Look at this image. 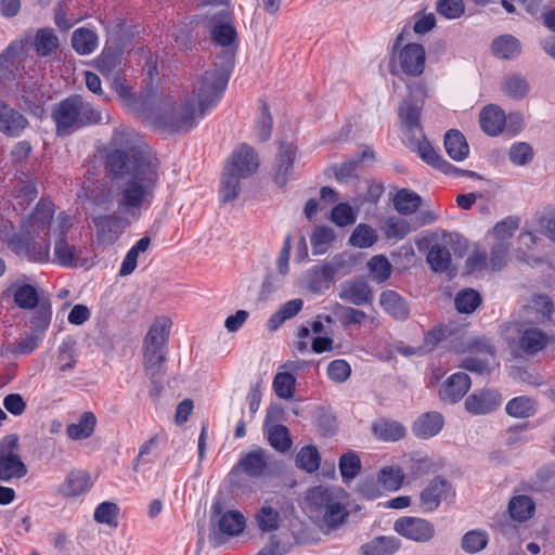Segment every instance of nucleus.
<instances>
[{"mask_svg": "<svg viewBox=\"0 0 555 555\" xmlns=\"http://www.w3.org/2000/svg\"><path fill=\"white\" fill-rule=\"evenodd\" d=\"M91 485L89 473L85 470H73L60 486V493L64 496H77L88 491Z\"/></svg>", "mask_w": 555, "mask_h": 555, "instance_id": "obj_30", "label": "nucleus"}, {"mask_svg": "<svg viewBox=\"0 0 555 555\" xmlns=\"http://www.w3.org/2000/svg\"><path fill=\"white\" fill-rule=\"evenodd\" d=\"M257 527L262 532H272L279 529L281 516L278 509L263 505L255 515Z\"/></svg>", "mask_w": 555, "mask_h": 555, "instance_id": "obj_46", "label": "nucleus"}, {"mask_svg": "<svg viewBox=\"0 0 555 555\" xmlns=\"http://www.w3.org/2000/svg\"><path fill=\"white\" fill-rule=\"evenodd\" d=\"M343 490L322 486L310 489L306 501L311 517L322 519L331 528L345 522L348 512L343 503Z\"/></svg>", "mask_w": 555, "mask_h": 555, "instance_id": "obj_5", "label": "nucleus"}, {"mask_svg": "<svg viewBox=\"0 0 555 555\" xmlns=\"http://www.w3.org/2000/svg\"><path fill=\"white\" fill-rule=\"evenodd\" d=\"M470 384V378L466 373H454L439 389V397L442 401L455 403L467 393Z\"/></svg>", "mask_w": 555, "mask_h": 555, "instance_id": "obj_22", "label": "nucleus"}, {"mask_svg": "<svg viewBox=\"0 0 555 555\" xmlns=\"http://www.w3.org/2000/svg\"><path fill=\"white\" fill-rule=\"evenodd\" d=\"M377 480L384 489L396 491L401 487L404 474L399 466H386L379 470Z\"/></svg>", "mask_w": 555, "mask_h": 555, "instance_id": "obj_52", "label": "nucleus"}, {"mask_svg": "<svg viewBox=\"0 0 555 555\" xmlns=\"http://www.w3.org/2000/svg\"><path fill=\"white\" fill-rule=\"evenodd\" d=\"M34 313L30 320L31 332L43 335L49 327L51 321V305L50 301L42 300L37 307H34Z\"/></svg>", "mask_w": 555, "mask_h": 555, "instance_id": "obj_50", "label": "nucleus"}, {"mask_svg": "<svg viewBox=\"0 0 555 555\" xmlns=\"http://www.w3.org/2000/svg\"><path fill=\"white\" fill-rule=\"evenodd\" d=\"M170 327V319L156 318L143 339V350L166 351Z\"/></svg>", "mask_w": 555, "mask_h": 555, "instance_id": "obj_18", "label": "nucleus"}, {"mask_svg": "<svg viewBox=\"0 0 555 555\" xmlns=\"http://www.w3.org/2000/svg\"><path fill=\"white\" fill-rule=\"evenodd\" d=\"M269 442L278 451L285 452L292 446L288 429L283 425H275L269 430Z\"/></svg>", "mask_w": 555, "mask_h": 555, "instance_id": "obj_63", "label": "nucleus"}, {"mask_svg": "<svg viewBox=\"0 0 555 555\" xmlns=\"http://www.w3.org/2000/svg\"><path fill=\"white\" fill-rule=\"evenodd\" d=\"M107 166L121 176L116 196L119 212L138 220L154 201L160 178L159 159L137 149L115 150L107 156Z\"/></svg>", "mask_w": 555, "mask_h": 555, "instance_id": "obj_1", "label": "nucleus"}, {"mask_svg": "<svg viewBox=\"0 0 555 555\" xmlns=\"http://www.w3.org/2000/svg\"><path fill=\"white\" fill-rule=\"evenodd\" d=\"M233 67V53L225 51L221 62H216L211 69L203 73L193 83V94L197 102L199 116L215 106L227 88L230 72Z\"/></svg>", "mask_w": 555, "mask_h": 555, "instance_id": "obj_2", "label": "nucleus"}, {"mask_svg": "<svg viewBox=\"0 0 555 555\" xmlns=\"http://www.w3.org/2000/svg\"><path fill=\"white\" fill-rule=\"evenodd\" d=\"M519 228V218L509 216L498 222L488 237L492 238L494 243L509 244V240Z\"/></svg>", "mask_w": 555, "mask_h": 555, "instance_id": "obj_42", "label": "nucleus"}, {"mask_svg": "<svg viewBox=\"0 0 555 555\" xmlns=\"http://www.w3.org/2000/svg\"><path fill=\"white\" fill-rule=\"evenodd\" d=\"M415 139L418 140V154L427 164L430 166L438 168L442 172L447 175L451 173H467L473 176L474 172L469 171H462L455 168L453 165L449 164L447 160H444L440 155L437 154V152L434 150V147L427 142L424 137L418 138L415 137Z\"/></svg>", "mask_w": 555, "mask_h": 555, "instance_id": "obj_29", "label": "nucleus"}, {"mask_svg": "<svg viewBox=\"0 0 555 555\" xmlns=\"http://www.w3.org/2000/svg\"><path fill=\"white\" fill-rule=\"evenodd\" d=\"M9 245L14 251L26 255L33 261L46 262L50 259V236L38 238L37 235L20 234L13 236Z\"/></svg>", "mask_w": 555, "mask_h": 555, "instance_id": "obj_10", "label": "nucleus"}, {"mask_svg": "<svg viewBox=\"0 0 555 555\" xmlns=\"http://www.w3.org/2000/svg\"><path fill=\"white\" fill-rule=\"evenodd\" d=\"M423 105L403 101L399 108V117L404 127L414 135L423 138V132L420 125V116Z\"/></svg>", "mask_w": 555, "mask_h": 555, "instance_id": "obj_32", "label": "nucleus"}, {"mask_svg": "<svg viewBox=\"0 0 555 555\" xmlns=\"http://www.w3.org/2000/svg\"><path fill=\"white\" fill-rule=\"evenodd\" d=\"M246 525L245 517L237 511H228L218 519V528L228 535H237Z\"/></svg>", "mask_w": 555, "mask_h": 555, "instance_id": "obj_44", "label": "nucleus"}, {"mask_svg": "<svg viewBox=\"0 0 555 555\" xmlns=\"http://www.w3.org/2000/svg\"><path fill=\"white\" fill-rule=\"evenodd\" d=\"M335 234L331 228L327 227H318L314 229L310 241L314 255L324 254L331 243L334 241Z\"/></svg>", "mask_w": 555, "mask_h": 555, "instance_id": "obj_56", "label": "nucleus"}, {"mask_svg": "<svg viewBox=\"0 0 555 555\" xmlns=\"http://www.w3.org/2000/svg\"><path fill=\"white\" fill-rule=\"evenodd\" d=\"M488 544V534L481 530H472L464 534L462 547L467 553H477Z\"/></svg>", "mask_w": 555, "mask_h": 555, "instance_id": "obj_61", "label": "nucleus"}, {"mask_svg": "<svg viewBox=\"0 0 555 555\" xmlns=\"http://www.w3.org/2000/svg\"><path fill=\"white\" fill-rule=\"evenodd\" d=\"M454 304L459 312L472 313L480 306L481 297L477 291L466 288L456 294Z\"/></svg>", "mask_w": 555, "mask_h": 555, "instance_id": "obj_51", "label": "nucleus"}, {"mask_svg": "<svg viewBox=\"0 0 555 555\" xmlns=\"http://www.w3.org/2000/svg\"><path fill=\"white\" fill-rule=\"evenodd\" d=\"M453 238L449 233L434 234L426 260L434 272L443 273L452 270V258L449 246Z\"/></svg>", "mask_w": 555, "mask_h": 555, "instance_id": "obj_11", "label": "nucleus"}, {"mask_svg": "<svg viewBox=\"0 0 555 555\" xmlns=\"http://www.w3.org/2000/svg\"><path fill=\"white\" fill-rule=\"evenodd\" d=\"M502 404V396L495 389H481L469 395L465 400V409L473 415L492 413Z\"/></svg>", "mask_w": 555, "mask_h": 555, "instance_id": "obj_15", "label": "nucleus"}, {"mask_svg": "<svg viewBox=\"0 0 555 555\" xmlns=\"http://www.w3.org/2000/svg\"><path fill=\"white\" fill-rule=\"evenodd\" d=\"M501 88L506 96L514 100L525 99L530 91V85L526 77L517 73L506 75L503 78Z\"/></svg>", "mask_w": 555, "mask_h": 555, "instance_id": "obj_37", "label": "nucleus"}, {"mask_svg": "<svg viewBox=\"0 0 555 555\" xmlns=\"http://www.w3.org/2000/svg\"><path fill=\"white\" fill-rule=\"evenodd\" d=\"M396 210L401 215H412L422 205V198L415 192L401 189L393 197Z\"/></svg>", "mask_w": 555, "mask_h": 555, "instance_id": "obj_43", "label": "nucleus"}, {"mask_svg": "<svg viewBox=\"0 0 555 555\" xmlns=\"http://www.w3.org/2000/svg\"><path fill=\"white\" fill-rule=\"evenodd\" d=\"M524 312L529 322L544 323L551 320L554 313V304L547 295L535 294L525 305Z\"/></svg>", "mask_w": 555, "mask_h": 555, "instance_id": "obj_24", "label": "nucleus"}, {"mask_svg": "<svg viewBox=\"0 0 555 555\" xmlns=\"http://www.w3.org/2000/svg\"><path fill=\"white\" fill-rule=\"evenodd\" d=\"M36 52L40 56H48L59 47V38L52 29H39L34 39Z\"/></svg>", "mask_w": 555, "mask_h": 555, "instance_id": "obj_47", "label": "nucleus"}, {"mask_svg": "<svg viewBox=\"0 0 555 555\" xmlns=\"http://www.w3.org/2000/svg\"><path fill=\"white\" fill-rule=\"evenodd\" d=\"M296 378L288 372H279L273 379V388L281 399H291L294 395Z\"/></svg>", "mask_w": 555, "mask_h": 555, "instance_id": "obj_59", "label": "nucleus"}, {"mask_svg": "<svg viewBox=\"0 0 555 555\" xmlns=\"http://www.w3.org/2000/svg\"><path fill=\"white\" fill-rule=\"evenodd\" d=\"M320 454L312 446L301 448L296 456V465L308 473L315 472L320 466Z\"/></svg>", "mask_w": 555, "mask_h": 555, "instance_id": "obj_55", "label": "nucleus"}, {"mask_svg": "<svg viewBox=\"0 0 555 555\" xmlns=\"http://www.w3.org/2000/svg\"><path fill=\"white\" fill-rule=\"evenodd\" d=\"M372 430L377 438L385 441H398L405 436V428L399 422L386 418L376 421Z\"/></svg>", "mask_w": 555, "mask_h": 555, "instance_id": "obj_39", "label": "nucleus"}, {"mask_svg": "<svg viewBox=\"0 0 555 555\" xmlns=\"http://www.w3.org/2000/svg\"><path fill=\"white\" fill-rule=\"evenodd\" d=\"M18 436L10 434L0 440V481L9 482L27 475V467L20 455Z\"/></svg>", "mask_w": 555, "mask_h": 555, "instance_id": "obj_7", "label": "nucleus"}, {"mask_svg": "<svg viewBox=\"0 0 555 555\" xmlns=\"http://www.w3.org/2000/svg\"><path fill=\"white\" fill-rule=\"evenodd\" d=\"M73 227V220L66 212H60L55 219V233L59 237L54 244L55 260L64 267H77L81 262V248L69 244L65 235Z\"/></svg>", "mask_w": 555, "mask_h": 555, "instance_id": "obj_8", "label": "nucleus"}, {"mask_svg": "<svg viewBox=\"0 0 555 555\" xmlns=\"http://www.w3.org/2000/svg\"><path fill=\"white\" fill-rule=\"evenodd\" d=\"M443 423V416L440 413L427 412L414 422L412 430L416 437L428 439L440 433Z\"/></svg>", "mask_w": 555, "mask_h": 555, "instance_id": "obj_28", "label": "nucleus"}, {"mask_svg": "<svg viewBox=\"0 0 555 555\" xmlns=\"http://www.w3.org/2000/svg\"><path fill=\"white\" fill-rule=\"evenodd\" d=\"M297 149L292 143H281L273 169L274 182L283 188L293 171Z\"/></svg>", "mask_w": 555, "mask_h": 555, "instance_id": "obj_19", "label": "nucleus"}, {"mask_svg": "<svg viewBox=\"0 0 555 555\" xmlns=\"http://www.w3.org/2000/svg\"><path fill=\"white\" fill-rule=\"evenodd\" d=\"M508 511L512 518L518 521H525L532 516L534 504L529 496L519 495L509 502Z\"/></svg>", "mask_w": 555, "mask_h": 555, "instance_id": "obj_53", "label": "nucleus"}, {"mask_svg": "<svg viewBox=\"0 0 555 555\" xmlns=\"http://www.w3.org/2000/svg\"><path fill=\"white\" fill-rule=\"evenodd\" d=\"M98 238L105 244H113L122 233V220L116 215H92Z\"/></svg>", "mask_w": 555, "mask_h": 555, "instance_id": "obj_20", "label": "nucleus"}, {"mask_svg": "<svg viewBox=\"0 0 555 555\" xmlns=\"http://www.w3.org/2000/svg\"><path fill=\"white\" fill-rule=\"evenodd\" d=\"M333 313L339 320V322L347 325H360L367 318L366 313L362 310L335 304L333 307Z\"/></svg>", "mask_w": 555, "mask_h": 555, "instance_id": "obj_54", "label": "nucleus"}, {"mask_svg": "<svg viewBox=\"0 0 555 555\" xmlns=\"http://www.w3.org/2000/svg\"><path fill=\"white\" fill-rule=\"evenodd\" d=\"M339 469L344 479H353L361 469V461L353 452L344 454L339 460Z\"/></svg>", "mask_w": 555, "mask_h": 555, "instance_id": "obj_64", "label": "nucleus"}, {"mask_svg": "<svg viewBox=\"0 0 555 555\" xmlns=\"http://www.w3.org/2000/svg\"><path fill=\"white\" fill-rule=\"evenodd\" d=\"M144 370L146 375L153 383H156L157 377L163 373V366L166 361V351L143 350Z\"/></svg>", "mask_w": 555, "mask_h": 555, "instance_id": "obj_48", "label": "nucleus"}, {"mask_svg": "<svg viewBox=\"0 0 555 555\" xmlns=\"http://www.w3.org/2000/svg\"><path fill=\"white\" fill-rule=\"evenodd\" d=\"M395 530L417 542H426L435 534V527L430 521L415 517H402L396 520Z\"/></svg>", "mask_w": 555, "mask_h": 555, "instance_id": "obj_16", "label": "nucleus"}, {"mask_svg": "<svg viewBox=\"0 0 555 555\" xmlns=\"http://www.w3.org/2000/svg\"><path fill=\"white\" fill-rule=\"evenodd\" d=\"M243 472L253 478L264 476L269 470V459L267 453L259 449L243 456L237 465Z\"/></svg>", "mask_w": 555, "mask_h": 555, "instance_id": "obj_27", "label": "nucleus"}, {"mask_svg": "<svg viewBox=\"0 0 555 555\" xmlns=\"http://www.w3.org/2000/svg\"><path fill=\"white\" fill-rule=\"evenodd\" d=\"M160 111L155 116L154 122L170 133L186 132L196 124V115L191 102L176 108L170 100H164Z\"/></svg>", "mask_w": 555, "mask_h": 555, "instance_id": "obj_6", "label": "nucleus"}, {"mask_svg": "<svg viewBox=\"0 0 555 555\" xmlns=\"http://www.w3.org/2000/svg\"><path fill=\"white\" fill-rule=\"evenodd\" d=\"M347 268V261L344 255H336L332 259L322 262L321 264L314 266L310 273L313 279L310 285L313 289H319L320 282H332L335 276L341 273Z\"/></svg>", "mask_w": 555, "mask_h": 555, "instance_id": "obj_23", "label": "nucleus"}, {"mask_svg": "<svg viewBox=\"0 0 555 555\" xmlns=\"http://www.w3.org/2000/svg\"><path fill=\"white\" fill-rule=\"evenodd\" d=\"M399 548V541L391 537H378L361 546L362 555H392Z\"/></svg>", "mask_w": 555, "mask_h": 555, "instance_id": "obj_41", "label": "nucleus"}, {"mask_svg": "<svg viewBox=\"0 0 555 555\" xmlns=\"http://www.w3.org/2000/svg\"><path fill=\"white\" fill-rule=\"evenodd\" d=\"M229 13L227 10H220L212 14L209 21L211 25V36L215 42L223 47L222 54L218 56L219 62L224 55L225 51H232L233 55L236 50V31L234 27L228 22Z\"/></svg>", "mask_w": 555, "mask_h": 555, "instance_id": "obj_13", "label": "nucleus"}, {"mask_svg": "<svg viewBox=\"0 0 555 555\" xmlns=\"http://www.w3.org/2000/svg\"><path fill=\"white\" fill-rule=\"evenodd\" d=\"M379 304L383 309L395 319L404 320L409 315V309L405 301L393 291H384L380 294Z\"/></svg>", "mask_w": 555, "mask_h": 555, "instance_id": "obj_36", "label": "nucleus"}, {"mask_svg": "<svg viewBox=\"0 0 555 555\" xmlns=\"http://www.w3.org/2000/svg\"><path fill=\"white\" fill-rule=\"evenodd\" d=\"M369 271L372 275V279L377 283L385 282L391 273V264L385 256L378 255L374 256L367 262Z\"/></svg>", "mask_w": 555, "mask_h": 555, "instance_id": "obj_60", "label": "nucleus"}, {"mask_svg": "<svg viewBox=\"0 0 555 555\" xmlns=\"http://www.w3.org/2000/svg\"><path fill=\"white\" fill-rule=\"evenodd\" d=\"M96 425L95 415L90 412H83L77 423L67 425L66 434L73 440H82L92 436Z\"/></svg>", "mask_w": 555, "mask_h": 555, "instance_id": "obj_35", "label": "nucleus"}, {"mask_svg": "<svg viewBox=\"0 0 555 555\" xmlns=\"http://www.w3.org/2000/svg\"><path fill=\"white\" fill-rule=\"evenodd\" d=\"M292 543L287 534H272L266 544L256 555H284L289 552Z\"/></svg>", "mask_w": 555, "mask_h": 555, "instance_id": "obj_58", "label": "nucleus"}, {"mask_svg": "<svg viewBox=\"0 0 555 555\" xmlns=\"http://www.w3.org/2000/svg\"><path fill=\"white\" fill-rule=\"evenodd\" d=\"M492 53L502 60L517 57L521 52V44L517 38L512 35H502L496 37L491 43Z\"/></svg>", "mask_w": 555, "mask_h": 555, "instance_id": "obj_34", "label": "nucleus"}, {"mask_svg": "<svg viewBox=\"0 0 555 555\" xmlns=\"http://www.w3.org/2000/svg\"><path fill=\"white\" fill-rule=\"evenodd\" d=\"M8 292H13L14 302L21 309H33L37 307L40 301L46 300L40 298L38 291L35 286L29 284L20 285L18 283L13 284Z\"/></svg>", "mask_w": 555, "mask_h": 555, "instance_id": "obj_33", "label": "nucleus"}, {"mask_svg": "<svg viewBox=\"0 0 555 555\" xmlns=\"http://www.w3.org/2000/svg\"><path fill=\"white\" fill-rule=\"evenodd\" d=\"M150 245H151V238L149 236H143L131 247V249L127 253V255L121 263V267L119 270V274L121 276L129 275L134 271V269L137 268L139 255L141 253L146 251L149 249Z\"/></svg>", "mask_w": 555, "mask_h": 555, "instance_id": "obj_45", "label": "nucleus"}, {"mask_svg": "<svg viewBox=\"0 0 555 555\" xmlns=\"http://www.w3.org/2000/svg\"><path fill=\"white\" fill-rule=\"evenodd\" d=\"M52 117L59 134L70 132L89 124L100 122L101 113L80 95H73L59 103L53 109Z\"/></svg>", "mask_w": 555, "mask_h": 555, "instance_id": "obj_4", "label": "nucleus"}, {"mask_svg": "<svg viewBox=\"0 0 555 555\" xmlns=\"http://www.w3.org/2000/svg\"><path fill=\"white\" fill-rule=\"evenodd\" d=\"M258 166V157L253 147L241 145L232 153L221 178L223 202L234 201L238 196L241 180L255 173Z\"/></svg>", "mask_w": 555, "mask_h": 555, "instance_id": "obj_3", "label": "nucleus"}, {"mask_svg": "<svg viewBox=\"0 0 555 555\" xmlns=\"http://www.w3.org/2000/svg\"><path fill=\"white\" fill-rule=\"evenodd\" d=\"M339 298L354 306L371 304L373 291L363 280H351L344 282L339 287Z\"/></svg>", "mask_w": 555, "mask_h": 555, "instance_id": "obj_21", "label": "nucleus"}, {"mask_svg": "<svg viewBox=\"0 0 555 555\" xmlns=\"http://www.w3.org/2000/svg\"><path fill=\"white\" fill-rule=\"evenodd\" d=\"M444 147L448 155L456 162L465 159L469 153L466 139L459 130H449L446 133Z\"/></svg>", "mask_w": 555, "mask_h": 555, "instance_id": "obj_38", "label": "nucleus"}, {"mask_svg": "<svg viewBox=\"0 0 555 555\" xmlns=\"http://www.w3.org/2000/svg\"><path fill=\"white\" fill-rule=\"evenodd\" d=\"M53 215V205L50 202L40 201L28 219L24 221L21 234L37 235L38 238L50 236L51 230L55 232Z\"/></svg>", "mask_w": 555, "mask_h": 555, "instance_id": "obj_9", "label": "nucleus"}, {"mask_svg": "<svg viewBox=\"0 0 555 555\" xmlns=\"http://www.w3.org/2000/svg\"><path fill=\"white\" fill-rule=\"evenodd\" d=\"M376 241V231L367 224L357 225L349 238L350 244L359 248L371 247Z\"/></svg>", "mask_w": 555, "mask_h": 555, "instance_id": "obj_57", "label": "nucleus"}, {"mask_svg": "<svg viewBox=\"0 0 555 555\" xmlns=\"http://www.w3.org/2000/svg\"><path fill=\"white\" fill-rule=\"evenodd\" d=\"M469 349L474 354L466 357L461 366L478 374L488 373L495 359L490 341L486 338L476 339L470 343Z\"/></svg>", "mask_w": 555, "mask_h": 555, "instance_id": "obj_12", "label": "nucleus"}, {"mask_svg": "<svg viewBox=\"0 0 555 555\" xmlns=\"http://www.w3.org/2000/svg\"><path fill=\"white\" fill-rule=\"evenodd\" d=\"M451 490L450 483L442 478L433 479L421 493V502L426 511H435L440 502L447 499Z\"/></svg>", "mask_w": 555, "mask_h": 555, "instance_id": "obj_25", "label": "nucleus"}, {"mask_svg": "<svg viewBox=\"0 0 555 555\" xmlns=\"http://www.w3.org/2000/svg\"><path fill=\"white\" fill-rule=\"evenodd\" d=\"M515 332L518 335L517 343L519 348L528 353L535 354L543 350L547 344L545 333L537 327L527 326L526 324L515 323L507 327V333Z\"/></svg>", "mask_w": 555, "mask_h": 555, "instance_id": "obj_14", "label": "nucleus"}, {"mask_svg": "<svg viewBox=\"0 0 555 555\" xmlns=\"http://www.w3.org/2000/svg\"><path fill=\"white\" fill-rule=\"evenodd\" d=\"M72 46L80 55L91 54L98 47V36L89 28H78L72 35Z\"/></svg>", "mask_w": 555, "mask_h": 555, "instance_id": "obj_40", "label": "nucleus"}, {"mask_svg": "<svg viewBox=\"0 0 555 555\" xmlns=\"http://www.w3.org/2000/svg\"><path fill=\"white\" fill-rule=\"evenodd\" d=\"M505 121V113L496 105H488L480 113V126L489 135L501 133Z\"/></svg>", "mask_w": 555, "mask_h": 555, "instance_id": "obj_31", "label": "nucleus"}, {"mask_svg": "<svg viewBox=\"0 0 555 555\" xmlns=\"http://www.w3.org/2000/svg\"><path fill=\"white\" fill-rule=\"evenodd\" d=\"M398 62L404 74L414 77L422 75L426 63L424 47L418 43L406 44L400 50Z\"/></svg>", "mask_w": 555, "mask_h": 555, "instance_id": "obj_17", "label": "nucleus"}, {"mask_svg": "<svg viewBox=\"0 0 555 555\" xmlns=\"http://www.w3.org/2000/svg\"><path fill=\"white\" fill-rule=\"evenodd\" d=\"M411 231L412 228L409 221L401 218H389L386 220L384 224V233L387 236V238L402 240Z\"/></svg>", "mask_w": 555, "mask_h": 555, "instance_id": "obj_62", "label": "nucleus"}, {"mask_svg": "<svg viewBox=\"0 0 555 555\" xmlns=\"http://www.w3.org/2000/svg\"><path fill=\"white\" fill-rule=\"evenodd\" d=\"M27 125V119L21 113L0 100V131L18 135Z\"/></svg>", "mask_w": 555, "mask_h": 555, "instance_id": "obj_26", "label": "nucleus"}, {"mask_svg": "<svg viewBox=\"0 0 555 555\" xmlns=\"http://www.w3.org/2000/svg\"><path fill=\"white\" fill-rule=\"evenodd\" d=\"M505 410L509 416L526 418L535 413V402L529 397L520 396L509 400Z\"/></svg>", "mask_w": 555, "mask_h": 555, "instance_id": "obj_49", "label": "nucleus"}]
</instances>
